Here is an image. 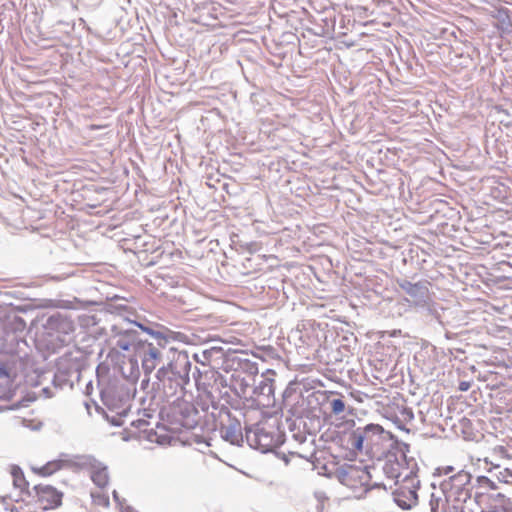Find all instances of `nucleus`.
Returning a JSON list of instances; mask_svg holds the SVG:
<instances>
[{
    "instance_id": "nucleus-1",
    "label": "nucleus",
    "mask_w": 512,
    "mask_h": 512,
    "mask_svg": "<svg viewBox=\"0 0 512 512\" xmlns=\"http://www.w3.org/2000/svg\"><path fill=\"white\" fill-rule=\"evenodd\" d=\"M397 286L409 297L405 301L414 309L430 310V286L431 283L426 279L412 282L406 277H398L395 279Z\"/></svg>"
},
{
    "instance_id": "nucleus-2",
    "label": "nucleus",
    "mask_w": 512,
    "mask_h": 512,
    "mask_svg": "<svg viewBox=\"0 0 512 512\" xmlns=\"http://www.w3.org/2000/svg\"><path fill=\"white\" fill-rule=\"evenodd\" d=\"M505 498L502 487L495 481L486 476H478L475 485V500L479 504H484L486 498Z\"/></svg>"
},
{
    "instance_id": "nucleus-3",
    "label": "nucleus",
    "mask_w": 512,
    "mask_h": 512,
    "mask_svg": "<svg viewBox=\"0 0 512 512\" xmlns=\"http://www.w3.org/2000/svg\"><path fill=\"white\" fill-rule=\"evenodd\" d=\"M37 502L44 510L55 509L62 504L63 494L50 485L39 484L34 487Z\"/></svg>"
},
{
    "instance_id": "nucleus-4",
    "label": "nucleus",
    "mask_w": 512,
    "mask_h": 512,
    "mask_svg": "<svg viewBox=\"0 0 512 512\" xmlns=\"http://www.w3.org/2000/svg\"><path fill=\"white\" fill-rule=\"evenodd\" d=\"M90 469L92 481L100 488L106 487L109 482L107 467L97 461H94L91 463Z\"/></svg>"
},
{
    "instance_id": "nucleus-5",
    "label": "nucleus",
    "mask_w": 512,
    "mask_h": 512,
    "mask_svg": "<svg viewBox=\"0 0 512 512\" xmlns=\"http://www.w3.org/2000/svg\"><path fill=\"white\" fill-rule=\"evenodd\" d=\"M68 460L66 459H56L47 462L45 465L40 467H33V470L35 473L41 475V476H50L53 473L59 471L64 466L68 464Z\"/></svg>"
},
{
    "instance_id": "nucleus-6",
    "label": "nucleus",
    "mask_w": 512,
    "mask_h": 512,
    "mask_svg": "<svg viewBox=\"0 0 512 512\" xmlns=\"http://www.w3.org/2000/svg\"><path fill=\"white\" fill-rule=\"evenodd\" d=\"M383 432V428L380 426V425H377V424H369L365 427L363 433H356L354 435L355 437V443H354V446L358 449V450H361L363 448V443H364V440L366 438L369 437V434H382Z\"/></svg>"
},
{
    "instance_id": "nucleus-7",
    "label": "nucleus",
    "mask_w": 512,
    "mask_h": 512,
    "mask_svg": "<svg viewBox=\"0 0 512 512\" xmlns=\"http://www.w3.org/2000/svg\"><path fill=\"white\" fill-rule=\"evenodd\" d=\"M107 311L125 321L132 320L131 317L134 314L133 309L126 304L109 303L107 304Z\"/></svg>"
},
{
    "instance_id": "nucleus-8",
    "label": "nucleus",
    "mask_w": 512,
    "mask_h": 512,
    "mask_svg": "<svg viewBox=\"0 0 512 512\" xmlns=\"http://www.w3.org/2000/svg\"><path fill=\"white\" fill-rule=\"evenodd\" d=\"M495 482L502 487V491L505 493V498L508 497L512 489V471L508 468L499 471L497 481Z\"/></svg>"
},
{
    "instance_id": "nucleus-9",
    "label": "nucleus",
    "mask_w": 512,
    "mask_h": 512,
    "mask_svg": "<svg viewBox=\"0 0 512 512\" xmlns=\"http://www.w3.org/2000/svg\"><path fill=\"white\" fill-rule=\"evenodd\" d=\"M223 437L226 441L233 445H240L243 441V436L239 425H230L224 429Z\"/></svg>"
},
{
    "instance_id": "nucleus-10",
    "label": "nucleus",
    "mask_w": 512,
    "mask_h": 512,
    "mask_svg": "<svg viewBox=\"0 0 512 512\" xmlns=\"http://www.w3.org/2000/svg\"><path fill=\"white\" fill-rule=\"evenodd\" d=\"M159 358V352L155 348L149 349L146 357L143 359V368L147 373L152 372L156 367V360Z\"/></svg>"
},
{
    "instance_id": "nucleus-11",
    "label": "nucleus",
    "mask_w": 512,
    "mask_h": 512,
    "mask_svg": "<svg viewBox=\"0 0 512 512\" xmlns=\"http://www.w3.org/2000/svg\"><path fill=\"white\" fill-rule=\"evenodd\" d=\"M11 377L6 369L0 368V390L5 391L11 386Z\"/></svg>"
},
{
    "instance_id": "nucleus-12",
    "label": "nucleus",
    "mask_w": 512,
    "mask_h": 512,
    "mask_svg": "<svg viewBox=\"0 0 512 512\" xmlns=\"http://www.w3.org/2000/svg\"><path fill=\"white\" fill-rule=\"evenodd\" d=\"M331 408L334 414H340L345 410V403L341 399H334L331 402Z\"/></svg>"
},
{
    "instance_id": "nucleus-13",
    "label": "nucleus",
    "mask_w": 512,
    "mask_h": 512,
    "mask_svg": "<svg viewBox=\"0 0 512 512\" xmlns=\"http://www.w3.org/2000/svg\"><path fill=\"white\" fill-rule=\"evenodd\" d=\"M12 512H36L33 506L24 505L22 503H18L13 509Z\"/></svg>"
},
{
    "instance_id": "nucleus-14",
    "label": "nucleus",
    "mask_w": 512,
    "mask_h": 512,
    "mask_svg": "<svg viewBox=\"0 0 512 512\" xmlns=\"http://www.w3.org/2000/svg\"><path fill=\"white\" fill-rule=\"evenodd\" d=\"M67 316H62L58 311H56L55 309H52V313L47 315V319L46 320H49V321H52V320H67Z\"/></svg>"
},
{
    "instance_id": "nucleus-15",
    "label": "nucleus",
    "mask_w": 512,
    "mask_h": 512,
    "mask_svg": "<svg viewBox=\"0 0 512 512\" xmlns=\"http://www.w3.org/2000/svg\"><path fill=\"white\" fill-rule=\"evenodd\" d=\"M494 452L499 454V455H501V456H506L507 455L505 448L502 447V446L495 447L494 448Z\"/></svg>"
},
{
    "instance_id": "nucleus-16",
    "label": "nucleus",
    "mask_w": 512,
    "mask_h": 512,
    "mask_svg": "<svg viewBox=\"0 0 512 512\" xmlns=\"http://www.w3.org/2000/svg\"><path fill=\"white\" fill-rule=\"evenodd\" d=\"M12 474L14 476V480L17 481V479L20 478V476H21V471L18 468L13 467Z\"/></svg>"
},
{
    "instance_id": "nucleus-17",
    "label": "nucleus",
    "mask_w": 512,
    "mask_h": 512,
    "mask_svg": "<svg viewBox=\"0 0 512 512\" xmlns=\"http://www.w3.org/2000/svg\"><path fill=\"white\" fill-rule=\"evenodd\" d=\"M495 109L499 112V113H504L505 115L509 116V113L506 109L502 108L501 106H496Z\"/></svg>"
},
{
    "instance_id": "nucleus-18",
    "label": "nucleus",
    "mask_w": 512,
    "mask_h": 512,
    "mask_svg": "<svg viewBox=\"0 0 512 512\" xmlns=\"http://www.w3.org/2000/svg\"><path fill=\"white\" fill-rule=\"evenodd\" d=\"M88 319H90V320H95V317H94V316H86V315H83V316H79V317H78V320H79V321H82V320H88Z\"/></svg>"
},
{
    "instance_id": "nucleus-19",
    "label": "nucleus",
    "mask_w": 512,
    "mask_h": 512,
    "mask_svg": "<svg viewBox=\"0 0 512 512\" xmlns=\"http://www.w3.org/2000/svg\"><path fill=\"white\" fill-rule=\"evenodd\" d=\"M468 388H469V385H468L467 383L462 382V383L460 384V390H461V391H466Z\"/></svg>"
},
{
    "instance_id": "nucleus-20",
    "label": "nucleus",
    "mask_w": 512,
    "mask_h": 512,
    "mask_svg": "<svg viewBox=\"0 0 512 512\" xmlns=\"http://www.w3.org/2000/svg\"><path fill=\"white\" fill-rule=\"evenodd\" d=\"M121 512H135V511L130 507H125V508H122Z\"/></svg>"
},
{
    "instance_id": "nucleus-21",
    "label": "nucleus",
    "mask_w": 512,
    "mask_h": 512,
    "mask_svg": "<svg viewBox=\"0 0 512 512\" xmlns=\"http://www.w3.org/2000/svg\"><path fill=\"white\" fill-rule=\"evenodd\" d=\"M44 317H46V315H45V314H42V315L37 314V315L34 317V319H33V320H40V318H41V319H43Z\"/></svg>"
},
{
    "instance_id": "nucleus-22",
    "label": "nucleus",
    "mask_w": 512,
    "mask_h": 512,
    "mask_svg": "<svg viewBox=\"0 0 512 512\" xmlns=\"http://www.w3.org/2000/svg\"><path fill=\"white\" fill-rule=\"evenodd\" d=\"M120 347H121L123 350H128V348H129L128 344L120 345Z\"/></svg>"
},
{
    "instance_id": "nucleus-23",
    "label": "nucleus",
    "mask_w": 512,
    "mask_h": 512,
    "mask_svg": "<svg viewBox=\"0 0 512 512\" xmlns=\"http://www.w3.org/2000/svg\"><path fill=\"white\" fill-rule=\"evenodd\" d=\"M14 320L19 321V320H23V319L21 317L15 316Z\"/></svg>"
},
{
    "instance_id": "nucleus-24",
    "label": "nucleus",
    "mask_w": 512,
    "mask_h": 512,
    "mask_svg": "<svg viewBox=\"0 0 512 512\" xmlns=\"http://www.w3.org/2000/svg\"><path fill=\"white\" fill-rule=\"evenodd\" d=\"M113 496L116 500L118 499L116 491L113 492Z\"/></svg>"
},
{
    "instance_id": "nucleus-25",
    "label": "nucleus",
    "mask_w": 512,
    "mask_h": 512,
    "mask_svg": "<svg viewBox=\"0 0 512 512\" xmlns=\"http://www.w3.org/2000/svg\"><path fill=\"white\" fill-rule=\"evenodd\" d=\"M135 323L138 325V327L142 328L141 324H139L138 322H135Z\"/></svg>"
},
{
    "instance_id": "nucleus-26",
    "label": "nucleus",
    "mask_w": 512,
    "mask_h": 512,
    "mask_svg": "<svg viewBox=\"0 0 512 512\" xmlns=\"http://www.w3.org/2000/svg\"><path fill=\"white\" fill-rule=\"evenodd\" d=\"M510 494H512V489H511V491H510Z\"/></svg>"
}]
</instances>
